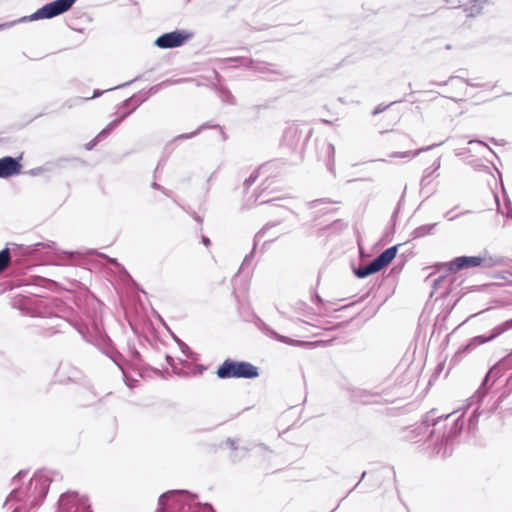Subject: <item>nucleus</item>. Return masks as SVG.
Segmentation results:
<instances>
[{
    "label": "nucleus",
    "instance_id": "nucleus-1",
    "mask_svg": "<svg viewBox=\"0 0 512 512\" xmlns=\"http://www.w3.org/2000/svg\"><path fill=\"white\" fill-rule=\"evenodd\" d=\"M51 478L44 472H37L27 484L15 487L4 504L12 512H28L46 497Z\"/></svg>",
    "mask_w": 512,
    "mask_h": 512
},
{
    "label": "nucleus",
    "instance_id": "nucleus-2",
    "mask_svg": "<svg viewBox=\"0 0 512 512\" xmlns=\"http://www.w3.org/2000/svg\"><path fill=\"white\" fill-rule=\"evenodd\" d=\"M156 512H214V510L211 505L200 503L195 494L186 490H171L159 497Z\"/></svg>",
    "mask_w": 512,
    "mask_h": 512
},
{
    "label": "nucleus",
    "instance_id": "nucleus-3",
    "mask_svg": "<svg viewBox=\"0 0 512 512\" xmlns=\"http://www.w3.org/2000/svg\"><path fill=\"white\" fill-rule=\"evenodd\" d=\"M500 259L490 255L484 256H459L448 263H443L441 269L445 273H456L462 269L472 267L492 268L500 264Z\"/></svg>",
    "mask_w": 512,
    "mask_h": 512
},
{
    "label": "nucleus",
    "instance_id": "nucleus-4",
    "mask_svg": "<svg viewBox=\"0 0 512 512\" xmlns=\"http://www.w3.org/2000/svg\"><path fill=\"white\" fill-rule=\"evenodd\" d=\"M216 374L220 379L245 378L253 379L259 376L256 366L245 361L226 359L217 369Z\"/></svg>",
    "mask_w": 512,
    "mask_h": 512
},
{
    "label": "nucleus",
    "instance_id": "nucleus-5",
    "mask_svg": "<svg viewBox=\"0 0 512 512\" xmlns=\"http://www.w3.org/2000/svg\"><path fill=\"white\" fill-rule=\"evenodd\" d=\"M511 329H512V319L507 320V321L495 326L491 330V333L489 336L479 335V336L473 337L472 339H470V341L466 345L460 347L457 350V352L455 353V355L452 358V361L454 363H456L457 361H460L464 354L472 352L478 346L496 339L497 337H499L500 335H502L503 333H505Z\"/></svg>",
    "mask_w": 512,
    "mask_h": 512
},
{
    "label": "nucleus",
    "instance_id": "nucleus-6",
    "mask_svg": "<svg viewBox=\"0 0 512 512\" xmlns=\"http://www.w3.org/2000/svg\"><path fill=\"white\" fill-rule=\"evenodd\" d=\"M77 0H55L50 3L45 4L43 7L36 10L33 14L29 16H23L17 19L18 23L28 22V21H36L40 19H51L58 15H61L67 12L73 4Z\"/></svg>",
    "mask_w": 512,
    "mask_h": 512
},
{
    "label": "nucleus",
    "instance_id": "nucleus-7",
    "mask_svg": "<svg viewBox=\"0 0 512 512\" xmlns=\"http://www.w3.org/2000/svg\"><path fill=\"white\" fill-rule=\"evenodd\" d=\"M60 512H92L88 499L76 492L63 493L58 501Z\"/></svg>",
    "mask_w": 512,
    "mask_h": 512
},
{
    "label": "nucleus",
    "instance_id": "nucleus-8",
    "mask_svg": "<svg viewBox=\"0 0 512 512\" xmlns=\"http://www.w3.org/2000/svg\"><path fill=\"white\" fill-rule=\"evenodd\" d=\"M148 99V95L143 94L141 98H138L137 95H133L132 97L126 99L122 105L119 107V112L124 107H130L131 109L123 112L120 117L116 118L112 122H110L99 134L98 139H101L103 137H107L118 125L128 116L130 115L134 110H136L144 101Z\"/></svg>",
    "mask_w": 512,
    "mask_h": 512
},
{
    "label": "nucleus",
    "instance_id": "nucleus-9",
    "mask_svg": "<svg viewBox=\"0 0 512 512\" xmlns=\"http://www.w3.org/2000/svg\"><path fill=\"white\" fill-rule=\"evenodd\" d=\"M192 35L185 30H175L159 36L154 44L161 49H171L182 46Z\"/></svg>",
    "mask_w": 512,
    "mask_h": 512
},
{
    "label": "nucleus",
    "instance_id": "nucleus-10",
    "mask_svg": "<svg viewBox=\"0 0 512 512\" xmlns=\"http://www.w3.org/2000/svg\"><path fill=\"white\" fill-rule=\"evenodd\" d=\"M501 375V371L497 365H494L486 374L485 378L482 381L481 386L478 390L469 398L468 406L479 405L483 398L486 396L488 392L487 383L490 377L498 378Z\"/></svg>",
    "mask_w": 512,
    "mask_h": 512
},
{
    "label": "nucleus",
    "instance_id": "nucleus-11",
    "mask_svg": "<svg viewBox=\"0 0 512 512\" xmlns=\"http://www.w3.org/2000/svg\"><path fill=\"white\" fill-rule=\"evenodd\" d=\"M21 172V164L18 159L5 156L0 159V178H7Z\"/></svg>",
    "mask_w": 512,
    "mask_h": 512
},
{
    "label": "nucleus",
    "instance_id": "nucleus-12",
    "mask_svg": "<svg viewBox=\"0 0 512 512\" xmlns=\"http://www.w3.org/2000/svg\"><path fill=\"white\" fill-rule=\"evenodd\" d=\"M451 416L452 414H448L446 416H436V411L432 410L424 416L422 424L426 427L433 426L434 428L433 430H431L430 436H435V434H438L440 430L439 426L442 423V421H448Z\"/></svg>",
    "mask_w": 512,
    "mask_h": 512
},
{
    "label": "nucleus",
    "instance_id": "nucleus-13",
    "mask_svg": "<svg viewBox=\"0 0 512 512\" xmlns=\"http://www.w3.org/2000/svg\"><path fill=\"white\" fill-rule=\"evenodd\" d=\"M462 429H463V421L461 420V417H458L457 419L452 420L449 428L446 425L443 432H441L439 430L437 438L441 437L443 440H446V441L452 440L460 434Z\"/></svg>",
    "mask_w": 512,
    "mask_h": 512
},
{
    "label": "nucleus",
    "instance_id": "nucleus-14",
    "mask_svg": "<svg viewBox=\"0 0 512 512\" xmlns=\"http://www.w3.org/2000/svg\"><path fill=\"white\" fill-rule=\"evenodd\" d=\"M278 224H279V222H271V223H267L266 225H264V226H263V228H262L260 231H258V232L256 233V235H255V237H254V242H253V249H252V251H251L248 255H246V256H245V258H244V260H243V262H242V264H241V267H240V269H239L238 273H239L242 269H244V267H245V266H247V265H249V264L251 263V260H252V258H253V255H254V252H255V250H256L257 244H258V242H259V241H260V240L265 236L266 232H267L270 228H272V227H274V226H276V225H278Z\"/></svg>",
    "mask_w": 512,
    "mask_h": 512
},
{
    "label": "nucleus",
    "instance_id": "nucleus-15",
    "mask_svg": "<svg viewBox=\"0 0 512 512\" xmlns=\"http://www.w3.org/2000/svg\"><path fill=\"white\" fill-rule=\"evenodd\" d=\"M301 138L302 131L298 125L294 124L287 127L283 134L284 143L291 148L296 147Z\"/></svg>",
    "mask_w": 512,
    "mask_h": 512
},
{
    "label": "nucleus",
    "instance_id": "nucleus-16",
    "mask_svg": "<svg viewBox=\"0 0 512 512\" xmlns=\"http://www.w3.org/2000/svg\"><path fill=\"white\" fill-rule=\"evenodd\" d=\"M381 267L379 266L378 262H376L375 259H373L371 262L364 266H360L358 268L354 269V274L358 278H366L374 273L379 272Z\"/></svg>",
    "mask_w": 512,
    "mask_h": 512
},
{
    "label": "nucleus",
    "instance_id": "nucleus-17",
    "mask_svg": "<svg viewBox=\"0 0 512 512\" xmlns=\"http://www.w3.org/2000/svg\"><path fill=\"white\" fill-rule=\"evenodd\" d=\"M398 250V245L392 246L384 250L382 253H380L376 258V262H378L381 269L389 265L392 260L395 258Z\"/></svg>",
    "mask_w": 512,
    "mask_h": 512
},
{
    "label": "nucleus",
    "instance_id": "nucleus-18",
    "mask_svg": "<svg viewBox=\"0 0 512 512\" xmlns=\"http://www.w3.org/2000/svg\"><path fill=\"white\" fill-rule=\"evenodd\" d=\"M441 144L442 143L432 144V145H429L427 147H423V148L417 149L415 151L393 152V153H391L389 155V157H391V158H407V159H411V158L416 157L420 153L432 150L433 148H435V147H437V146H439Z\"/></svg>",
    "mask_w": 512,
    "mask_h": 512
},
{
    "label": "nucleus",
    "instance_id": "nucleus-19",
    "mask_svg": "<svg viewBox=\"0 0 512 512\" xmlns=\"http://www.w3.org/2000/svg\"><path fill=\"white\" fill-rule=\"evenodd\" d=\"M328 156L327 168L331 173L335 172V146L332 143H324Z\"/></svg>",
    "mask_w": 512,
    "mask_h": 512
},
{
    "label": "nucleus",
    "instance_id": "nucleus-20",
    "mask_svg": "<svg viewBox=\"0 0 512 512\" xmlns=\"http://www.w3.org/2000/svg\"><path fill=\"white\" fill-rule=\"evenodd\" d=\"M226 444L234 451V453L231 455V458L233 461H239L241 458H243L245 456V454L247 453V449L245 448H242L241 449V454L238 453V444H237V441L234 440V439H231V438H228L226 440Z\"/></svg>",
    "mask_w": 512,
    "mask_h": 512
},
{
    "label": "nucleus",
    "instance_id": "nucleus-21",
    "mask_svg": "<svg viewBox=\"0 0 512 512\" xmlns=\"http://www.w3.org/2000/svg\"><path fill=\"white\" fill-rule=\"evenodd\" d=\"M435 226H436V223L419 226L416 229H414V231L412 232V236H413V238L424 237V236L430 234Z\"/></svg>",
    "mask_w": 512,
    "mask_h": 512
},
{
    "label": "nucleus",
    "instance_id": "nucleus-22",
    "mask_svg": "<svg viewBox=\"0 0 512 512\" xmlns=\"http://www.w3.org/2000/svg\"><path fill=\"white\" fill-rule=\"evenodd\" d=\"M11 263V254L9 248L0 251V273L8 268Z\"/></svg>",
    "mask_w": 512,
    "mask_h": 512
},
{
    "label": "nucleus",
    "instance_id": "nucleus-23",
    "mask_svg": "<svg viewBox=\"0 0 512 512\" xmlns=\"http://www.w3.org/2000/svg\"><path fill=\"white\" fill-rule=\"evenodd\" d=\"M181 80H171V79H167L157 85H154L152 87L149 88V90L147 92H145L144 94L145 95H148V97L152 94H155L157 93L162 87H167L169 85H172V84H175V83H178L180 82Z\"/></svg>",
    "mask_w": 512,
    "mask_h": 512
},
{
    "label": "nucleus",
    "instance_id": "nucleus-24",
    "mask_svg": "<svg viewBox=\"0 0 512 512\" xmlns=\"http://www.w3.org/2000/svg\"><path fill=\"white\" fill-rule=\"evenodd\" d=\"M141 77L140 76H137L135 77L134 79L128 81V82H125L123 84H120V85H117L115 87H112V88H109V89H106L104 91H100V90H95L94 91V94L91 96V97H86L85 100H89V99H92V98H96V97H99L101 96L104 92L106 91H110V90H114V89H119V88H123V87H126L128 85H130L131 83L135 82V81H138Z\"/></svg>",
    "mask_w": 512,
    "mask_h": 512
},
{
    "label": "nucleus",
    "instance_id": "nucleus-25",
    "mask_svg": "<svg viewBox=\"0 0 512 512\" xmlns=\"http://www.w3.org/2000/svg\"><path fill=\"white\" fill-rule=\"evenodd\" d=\"M247 67H250V68H253L259 72H267V71H271L269 68H268V64H265V63H259L257 65H254V61L253 60H248L245 64Z\"/></svg>",
    "mask_w": 512,
    "mask_h": 512
},
{
    "label": "nucleus",
    "instance_id": "nucleus-26",
    "mask_svg": "<svg viewBox=\"0 0 512 512\" xmlns=\"http://www.w3.org/2000/svg\"><path fill=\"white\" fill-rule=\"evenodd\" d=\"M207 126L206 125H202L200 126L197 130L191 132V133H184V134H180L178 136H176L174 138V140H180V139H190V138H193L194 136H196L197 134H199V132L206 128Z\"/></svg>",
    "mask_w": 512,
    "mask_h": 512
},
{
    "label": "nucleus",
    "instance_id": "nucleus-27",
    "mask_svg": "<svg viewBox=\"0 0 512 512\" xmlns=\"http://www.w3.org/2000/svg\"><path fill=\"white\" fill-rule=\"evenodd\" d=\"M258 175H259V171L258 170L252 172L251 175L244 181V186L246 188H249L252 184L255 183V181L258 178Z\"/></svg>",
    "mask_w": 512,
    "mask_h": 512
},
{
    "label": "nucleus",
    "instance_id": "nucleus-28",
    "mask_svg": "<svg viewBox=\"0 0 512 512\" xmlns=\"http://www.w3.org/2000/svg\"><path fill=\"white\" fill-rule=\"evenodd\" d=\"M478 416H479V413H478V406H477L475 408V410L473 411L472 416L469 419V428L470 429H473L476 426V424L478 422Z\"/></svg>",
    "mask_w": 512,
    "mask_h": 512
},
{
    "label": "nucleus",
    "instance_id": "nucleus-29",
    "mask_svg": "<svg viewBox=\"0 0 512 512\" xmlns=\"http://www.w3.org/2000/svg\"><path fill=\"white\" fill-rule=\"evenodd\" d=\"M460 82L461 84H465V85H471V86H475V87H480L481 84H478V83H471L469 82L468 80H463L462 78L460 77H450L449 79V82L450 83H453V82Z\"/></svg>",
    "mask_w": 512,
    "mask_h": 512
},
{
    "label": "nucleus",
    "instance_id": "nucleus-30",
    "mask_svg": "<svg viewBox=\"0 0 512 512\" xmlns=\"http://www.w3.org/2000/svg\"><path fill=\"white\" fill-rule=\"evenodd\" d=\"M178 343H179V347H180V349H181L182 353H183L185 356L189 357V353H190L191 351H190V348L188 347V345H186L184 342H181L180 340H178Z\"/></svg>",
    "mask_w": 512,
    "mask_h": 512
},
{
    "label": "nucleus",
    "instance_id": "nucleus-31",
    "mask_svg": "<svg viewBox=\"0 0 512 512\" xmlns=\"http://www.w3.org/2000/svg\"><path fill=\"white\" fill-rule=\"evenodd\" d=\"M222 98H223V101H226L230 104H234V101H233V96L232 94L229 92V91H225L222 93Z\"/></svg>",
    "mask_w": 512,
    "mask_h": 512
},
{
    "label": "nucleus",
    "instance_id": "nucleus-32",
    "mask_svg": "<svg viewBox=\"0 0 512 512\" xmlns=\"http://www.w3.org/2000/svg\"><path fill=\"white\" fill-rule=\"evenodd\" d=\"M105 137L101 138V139H98V135L91 141L89 142L88 144H86V149L87 150H91L93 149V147L98 143L100 142L101 140H103Z\"/></svg>",
    "mask_w": 512,
    "mask_h": 512
},
{
    "label": "nucleus",
    "instance_id": "nucleus-33",
    "mask_svg": "<svg viewBox=\"0 0 512 512\" xmlns=\"http://www.w3.org/2000/svg\"><path fill=\"white\" fill-rule=\"evenodd\" d=\"M16 24H17L16 20L2 23V24H0V31L8 29V28H11V27H13Z\"/></svg>",
    "mask_w": 512,
    "mask_h": 512
},
{
    "label": "nucleus",
    "instance_id": "nucleus-34",
    "mask_svg": "<svg viewBox=\"0 0 512 512\" xmlns=\"http://www.w3.org/2000/svg\"><path fill=\"white\" fill-rule=\"evenodd\" d=\"M389 106H390V105H388V107H389ZM386 108H387V106H381V105H379V106H377V107L374 109V111H373V113H372V114H373V115H377V114H379V113L383 112Z\"/></svg>",
    "mask_w": 512,
    "mask_h": 512
},
{
    "label": "nucleus",
    "instance_id": "nucleus-35",
    "mask_svg": "<svg viewBox=\"0 0 512 512\" xmlns=\"http://www.w3.org/2000/svg\"><path fill=\"white\" fill-rule=\"evenodd\" d=\"M473 143H478V144H480V145H483V146H485V147H486V148H487L491 153H494V152H493V150H492L489 146H487L483 141H480V140H470V141H469V144H473Z\"/></svg>",
    "mask_w": 512,
    "mask_h": 512
},
{
    "label": "nucleus",
    "instance_id": "nucleus-36",
    "mask_svg": "<svg viewBox=\"0 0 512 512\" xmlns=\"http://www.w3.org/2000/svg\"><path fill=\"white\" fill-rule=\"evenodd\" d=\"M443 279H444V276H439V277H437V278H435V279L433 280V285H434L435 289H437V288H438V286L440 285V282H441Z\"/></svg>",
    "mask_w": 512,
    "mask_h": 512
},
{
    "label": "nucleus",
    "instance_id": "nucleus-37",
    "mask_svg": "<svg viewBox=\"0 0 512 512\" xmlns=\"http://www.w3.org/2000/svg\"><path fill=\"white\" fill-rule=\"evenodd\" d=\"M277 339L279 341L283 342V343H286V344L292 343V341L288 337H286V336H279V335H277Z\"/></svg>",
    "mask_w": 512,
    "mask_h": 512
},
{
    "label": "nucleus",
    "instance_id": "nucleus-38",
    "mask_svg": "<svg viewBox=\"0 0 512 512\" xmlns=\"http://www.w3.org/2000/svg\"><path fill=\"white\" fill-rule=\"evenodd\" d=\"M25 475L24 472H19L17 476L13 479V484L16 485L18 482H20L21 478Z\"/></svg>",
    "mask_w": 512,
    "mask_h": 512
},
{
    "label": "nucleus",
    "instance_id": "nucleus-39",
    "mask_svg": "<svg viewBox=\"0 0 512 512\" xmlns=\"http://www.w3.org/2000/svg\"><path fill=\"white\" fill-rule=\"evenodd\" d=\"M151 186H152V188H154V189H157V190H160V191H165V188H164L163 186L159 185V184H158V183H156V182H153V183L151 184Z\"/></svg>",
    "mask_w": 512,
    "mask_h": 512
},
{
    "label": "nucleus",
    "instance_id": "nucleus-40",
    "mask_svg": "<svg viewBox=\"0 0 512 512\" xmlns=\"http://www.w3.org/2000/svg\"><path fill=\"white\" fill-rule=\"evenodd\" d=\"M202 243L206 246V247H209L210 244H211V241L208 237L206 236H202Z\"/></svg>",
    "mask_w": 512,
    "mask_h": 512
},
{
    "label": "nucleus",
    "instance_id": "nucleus-41",
    "mask_svg": "<svg viewBox=\"0 0 512 512\" xmlns=\"http://www.w3.org/2000/svg\"><path fill=\"white\" fill-rule=\"evenodd\" d=\"M440 165H441V164H440V158H439V159H437V160L434 162V164H433V166H434V171L438 170V169L440 168Z\"/></svg>",
    "mask_w": 512,
    "mask_h": 512
},
{
    "label": "nucleus",
    "instance_id": "nucleus-42",
    "mask_svg": "<svg viewBox=\"0 0 512 512\" xmlns=\"http://www.w3.org/2000/svg\"><path fill=\"white\" fill-rule=\"evenodd\" d=\"M431 174H432V171H429L428 169H426V170L424 171V176H423L422 182H423L427 177H429Z\"/></svg>",
    "mask_w": 512,
    "mask_h": 512
},
{
    "label": "nucleus",
    "instance_id": "nucleus-43",
    "mask_svg": "<svg viewBox=\"0 0 512 512\" xmlns=\"http://www.w3.org/2000/svg\"><path fill=\"white\" fill-rule=\"evenodd\" d=\"M105 257H106V258L108 259V261H109L110 263H112L113 265H118V262H117V260H116V259H114V258H109V257H107V256H105Z\"/></svg>",
    "mask_w": 512,
    "mask_h": 512
},
{
    "label": "nucleus",
    "instance_id": "nucleus-44",
    "mask_svg": "<svg viewBox=\"0 0 512 512\" xmlns=\"http://www.w3.org/2000/svg\"><path fill=\"white\" fill-rule=\"evenodd\" d=\"M193 218H194L197 222L202 223V218H201L200 216H198L197 214H195V213H194V214H193Z\"/></svg>",
    "mask_w": 512,
    "mask_h": 512
},
{
    "label": "nucleus",
    "instance_id": "nucleus-45",
    "mask_svg": "<svg viewBox=\"0 0 512 512\" xmlns=\"http://www.w3.org/2000/svg\"><path fill=\"white\" fill-rule=\"evenodd\" d=\"M166 360H167V363L170 365V366H173V358L171 356H167L166 357Z\"/></svg>",
    "mask_w": 512,
    "mask_h": 512
},
{
    "label": "nucleus",
    "instance_id": "nucleus-46",
    "mask_svg": "<svg viewBox=\"0 0 512 512\" xmlns=\"http://www.w3.org/2000/svg\"><path fill=\"white\" fill-rule=\"evenodd\" d=\"M45 246H46V245H45V244H43V243H37V244L35 245V247H36V248H35V250H39V249H40V247H45Z\"/></svg>",
    "mask_w": 512,
    "mask_h": 512
},
{
    "label": "nucleus",
    "instance_id": "nucleus-47",
    "mask_svg": "<svg viewBox=\"0 0 512 512\" xmlns=\"http://www.w3.org/2000/svg\"><path fill=\"white\" fill-rule=\"evenodd\" d=\"M125 108H127V111H128V110H130V109H131V106H130V107H124L120 112H119V110H118V111H117V113L119 114V116H120L123 112H125V111H124V109H125Z\"/></svg>",
    "mask_w": 512,
    "mask_h": 512
},
{
    "label": "nucleus",
    "instance_id": "nucleus-48",
    "mask_svg": "<svg viewBox=\"0 0 512 512\" xmlns=\"http://www.w3.org/2000/svg\"><path fill=\"white\" fill-rule=\"evenodd\" d=\"M166 196L170 197L171 196V191L165 189V191H162Z\"/></svg>",
    "mask_w": 512,
    "mask_h": 512
},
{
    "label": "nucleus",
    "instance_id": "nucleus-49",
    "mask_svg": "<svg viewBox=\"0 0 512 512\" xmlns=\"http://www.w3.org/2000/svg\"><path fill=\"white\" fill-rule=\"evenodd\" d=\"M113 361H114V362L117 364V366H119V368L123 371V368H122V366L120 365V363H118V362H117V360H116V359H114V358H113Z\"/></svg>",
    "mask_w": 512,
    "mask_h": 512
},
{
    "label": "nucleus",
    "instance_id": "nucleus-50",
    "mask_svg": "<svg viewBox=\"0 0 512 512\" xmlns=\"http://www.w3.org/2000/svg\"><path fill=\"white\" fill-rule=\"evenodd\" d=\"M365 475H366V472H363L362 475H361L360 481L365 477Z\"/></svg>",
    "mask_w": 512,
    "mask_h": 512
},
{
    "label": "nucleus",
    "instance_id": "nucleus-51",
    "mask_svg": "<svg viewBox=\"0 0 512 512\" xmlns=\"http://www.w3.org/2000/svg\"><path fill=\"white\" fill-rule=\"evenodd\" d=\"M229 60H230V61H236V60H238V59H237V58H230Z\"/></svg>",
    "mask_w": 512,
    "mask_h": 512
},
{
    "label": "nucleus",
    "instance_id": "nucleus-52",
    "mask_svg": "<svg viewBox=\"0 0 512 512\" xmlns=\"http://www.w3.org/2000/svg\"><path fill=\"white\" fill-rule=\"evenodd\" d=\"M270 200H263L261 203H267L269 202Z\"/></svg>",
    "mask_w": 512,
    "mask_h": 512
}]
</instances>
